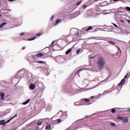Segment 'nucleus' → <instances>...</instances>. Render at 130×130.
<instances>
[{"label":"nucleus","mask_w":130,"mask_h":130,"mask_svg":"<svg viewBox=\"0 0 130 130\" xmlns=\"http://www.w3.org/2000/svg\"><path fill=\"white\" fill-rule=\"evenodd\" d=\"M29 102H30V99H28L27 101H26L25 102L23 103L22 104L23 105H26V104H28V103H29Z\"/></svg>","instance_id":"nucleus-11"},{"label":"nucleus","mask_w":130,"mask_h":130,"mask_svg":"<svg viewBox=\"0 0 130 130\" xmlns=\"http://www.w3.org/2000/svg\"><path fill=\"white\" fill-rule=\"evenodd\" d=\"M109 43L110 44H112L113 45H115V43L114 41H109Z\"/></svg>","instance_id":"nucleus-17"},{"label":"nucleus","mask_w":130,"mask_h":130,"mask_svg":"<svg viewBox=\"0 0 130 130\" xmlns=\"http://www.w3.org/2000/svg\"><path fill=\"white\" fill-rule=\"evenodd\" d=\"M36 62H37V63H43L44 64H45V63H46V62L43 61H37Z\"/></svg>","instance_id":"nucleus-12"},{"label":"nucleus","mask_w":130,"mask_h":130,"mask_svg":"<svg viewBox=\"0 0 130 130\" xmlns=\"http://www.w3.org/2000/svg\"><path fill=\"white\" fill-rule=\"evenodd\" d=\"M90 104V103L89 104H88V105Z\"/></svg>","instance_id":"nucleus-49"},{"label":"nucleus","mask_w":130,"mask_h":130,"mask_svg":"<svg viewBox=\"0 0 130 130\" xmlns=\"http://www.w3.org/2000/svg\"><path fill=\"white\" fill-rule=\"evenodd\" d=\"M97 66L99 70H102L105 67V59L103 57H100L97 61Z\"/></svg>","instance_id":"nucleus-1"},{"label":"nucleus","mask_w":130,"mask_h":130,"mask_svg":"<svg viewBox=\"0 0 130 130\" xmlns=\"http://www.w3.org/2000/svg\"><path fill=\"white\" fill-rule=\"evenodd\" d=\"M17 116H18L17 115H15L14 116H13L12 118H11V119H10L9 120H8L7 122V123H8V122H10V121L12 120V119L15 118V117H17Z\"/></svg>","instance_id":"nucleus-10"},{"label":"nucleus","mask_w":130,"mask_h":130,"mask_svg":"<svg viewBox=\"0 0 130 130\" xmlns=\"http://www.w3.org/2000/svg\"><path fill=\"white\" fill-rule=\"evenodd\" d=\"M35 39H36V37H34L33 38H30L28 39V41H31V40H34Z\"/></svg>","instance_id":"nucleus-16"},{"label":"nucleus","mask_w":130,"mask_h":130,"mask_svg":"<svg viewBox=\"0 0 130 130\" xmlns=\"http://www.w3.org/2000/svg\"><path fill=\"white\" fill-rule=\"evenodd\" d=\"M61 22V20H60V19L57 20L56 21V25L57 24H58V23H60Z\"/></svg>","instance_id":"nucleus-21"},{"label":"nucleus","mask_w":130,"mask_h":130,"mask_svg":"<svg viewBox=\"0 0 130 130\" xmlns=\"http://www.w3.org/2000/svg\"><path fill=\"white\" fill-rule=\"evenodd\" d=\"M123 121L125 123H127V122H128V118L127 117L123 118Z\"/></svg>","instance_id":"nucleus-7"},{"label":"nucleus","mask_w":130,"mask_h":130,"mask_svg":"<svg viewBox=\"0 0 130 130\" xmlns=\"http://www.w3.org/2000/svg\"><path fill=\"white\" fill-rule=\"evenodd\" d=\"M5 25H7L6 23H3L0 25V28H3V27Z\"/></svg>","instance_id":"nucleus-18"},{"label":"nucleus","mask_w":130,"mask_h":130,"mask_svg":"<svg viewBox=\"0 0 130 130\" xmlns=\"http://www.w3.org/2000/svg\"><path fill=\"white\" fill-rule=\"evenodd\" d=\"M80 105H85V101H84V99H81L80 101Z\"/></svg>","instance_id":"nucleus-8"},{"label":"nucleus","mask_w":130,"mask_h":130,"mask_svg":"<svg viewBox=\"0 0 130 130\" xmlns=\"http://www.w3.org/2000/svg\"><path fill=\"white\" fill-rule=\"evenodd\" d=\"M126 21H127V22L130 23L129 20H127Z\"/></svg>","instance_id":"nucleus-42"},{"label":"nucleus","mask_w":130,"mask_h":130,"mask_svg":"<svg viewBox=\"0 0 130 130\" xmlns=\"http://www.w3.org/2000/svg\"><path fill=\"white\" fill-rule=\"evenodd\" d=\"M114 1V2H118V1H119V0H113Z\"/></svg>","instance_id":"nucleus-43"},{"label":"nucleus","mask_w":130,"mask_h":130,"mask_svg":"<svg viewBox=\"0 0 130 130\" xmlns=\"http://www.w3.org/2000/svg\"><path fill=\"white\" fill-rule=\"evenodd\" d=\"M38 125H41V124H42V122H39L37 123Z\"/></svg>","instance_id":"nucleus-27"},{"label":"nucleus","mask_w":130,"mask_h":130,"mask_svg":"<svg viewBox=\"0 0 130 130\" xmlns=\"http://www.w3.org/2000/svg\"><path fill=\"white\" fill-rule=\"evenodd\" d=\"M125 10H126L127 11H128V12H130V7H126L125 8Z\"/></svg>","instance_id":"nucleus-24"},{"label":"nucleus","mask_w":130,"mask_h":130,"mask_svg":"<svg viewBox=\"0 0 130 130\" xmlns=\"http://www.w3.org/2000/svg\"><path fill=\"white\" fill-rule=\"evenodd\" d=\"M123 117H121V116H118L117 119H119L120 120H123Z\"/></svg>","instance_id":"nucleus-19"},{"label":"nucleus","mask_w":130,"mask_h":130,"mask_svg":"<svg viewBox=\"0 0 130 130\" xmlns=\"http://www.w3.org/2000/svg\"><path fill=\"white\" fill-rule=\"evenodd\" d=\"M57 121H58V123H60V122H61V119H57Z\"/></svg>","instance_id":"nucleus-26"},{"label":"nucleus","mask_w":130,"mask_h":130,"mask_svg":"<svg viewBox=\"0 0 130 130\" xmlns=\"http://www.w3.org/2000/svg\"><path fill=\"white\" fill-rule=\"evenodd\" d=\"M0 17H2V15L0 14Z\"/></svg>","instance_id":"nucleus-47"},{"label":"nucleus","mask_w":130,"mask_h":130,"mask_svg":"<svg viewBox=\"0 0 130 130\" xmlns=\"http://www.w3.org/2000/svg\"><path fill=\"white\" fill-rule=\"evenodd\" d=\"M127 76H128V74H127L126 76H124V79L125 80L126 78H127Z\"/></svg>","instance_id":"nucleus-33"},{"label":"nucleus","mask_w":130,"mask_h":130,"mask_svg":"<svg viewBox=\"0 0 130 130\" xmlns=\"http://www.w3.org/2000/svg\"><path fill=\"white\" fill-rule=\"evenodd\" d=\"M24 34H25V33H24V32L21 33V34H20V36H23V35Z\"/></svg>","instance_id":"nucleus-34"},{"label":"nucleus","mask_w":130,"mask_h":130,"mask_svg":"<svg viewBox=\"0 0 130 130\" xmlns=\"http://www.w3.org/2000/svg\"><path fill=\"white\" fill-rule=\"evenodd\" d=\"M118 49H119V50L120 51V52H121V50H120V49L118 47H117Z\"/></svg>","instance_id":"nucleus-38"},{"label":"nucleus","mask_w":130,"mask_h":130,"mask_svg":"<svg viewBox=\"0 0 130 130\" xmlns=\"http://www.w3.org/2000/svg\"><path fill=\"white\" fill-rule=\"evenodd\" d=\"M116 111V110L115 109H112L111 110V112L112 113H115V112Z\"/></svg>","instance_id":"nucleus-23"},{"label":"nucleus","mask_w":130,"mask_h":130,"mask_svg":"<svg viewBox=\"0 0 130 130\" xmlns=\"http://www.w3.org/2000/svg\"><path fill=\"white\" fill-rule=\"evenodd\" d=\"M82 1L77 2L76 3V6H80V5H81V4H82Z\"/></svg>","instance_id":"nucleus-15"},{"label":"nucleus","mask_w":130,"mask_h":130,"mask_svg":"<svg viewBox=\"0 0 130 130\" xmlns=\"http://www.w3.org/2000/svg\"><path fill=\"white\" fill-rule=\"evenodd\" d=\"M91 99H93L94 98V96H91Z\"/></svg>","instance_id":"nucleus-45"},{"label":"nucleus","mask_w":130,"mask_h":130,"mask_svg":"<svg viewBox=\"0 0 130 130\" xmlns=\"http://www.w3.org/2000/svg\"><path fill=\"white\" fill-rule=\"evenodd\" d=\"M95 57H90V58H94Z\"/></svg>","instance_id":"nucleus-46"},{"label":"nucleus","mask_w":130,"mask_h":130,"mask_svg":"<svg viewBox=\"0 0 130 130\" xmlns=\"http://www.w3.org/2000/svg\"><path fill=\"white\" fill-rule=\"evenodd\" d=\"M82 71H83V69H80L77 71V73H79V72H81Z\"/></svg>","instance_id":"nucleus-35"},{"label":"nucleus","mask_w":130,"mask_h":130,"mask_svg":"<svg viewBox=\"0 0 130 130\" xmlns=\"http://www.w3.org/2000/svg\"><path fill=\"white\" fill-rule=\"evenodd\" d=\"M8 11H11V10H8Z\"/></svg>","instance_id":"nucleus-48"},{"label":"nucleus","mask_w":130,"mask_h":130,"mask_svg":"<svg viewBox=\"0 0 130 130\" xmlns=\"http://www.w3.org/2000/svg\"><path fill=\"white\" fill-rule=\"evenodd\" d=\"M83 9H86V8H87V6L84 5L83 6Z\"/></svg>","instance_id":"nucleus-32"},{"label":"nucleus","mask_w":130,"mask_h":130,"mask_svg":"<svg viewBox=\"0 0 130 130\" xmlns=\"http://www.w3.org/2000/svg\"><path fill=\"white\" fill-rule=\"evenodd\" d=\"M50 128H51V126L48 125L46 126V129H49Z\"/></svg>","instance_id":"nucleus-20"},{"label":"nucleus","mask_w":130,"mask_h":130,"mask_svg":"<svg viewBox=\"0 0 130 130\" xmlns=\"http://www.w3.org/2000/svg\"><path fill=\"white\" fill-rule=\"evenodd\" d=\"M121 22H122V23H124V21L123 20H121Z\"/></svg>","instance_id":"nucleus-44"},{"label":"nucleus","mask_w":130,"mask_h":130,"mask_svg":"<svg viewBox=\"0 0 130 130\" xmlns=\"http://www.w3.org/2000/svg\"><path fill=\"white\" fill-rule=\"evenodd\" d=\"M72 52V48L70 49H69L66 52V54H70Z\"/></svg>","instance_id":"nucleus-9"},{"label":"nucleus","mask_w":130,"mask_h":130,"mask_svg":"<svg viewBox=\"0 0 130 130\" xmlns=\"http://www.w3.org/2000/svg\"><path fill=\"white\" fill-rule=\"evenodd\" d=\"M25 48H26V47H22V50H24V49H25Z\"/></svg>","instance_id":"nucleus-37"},{"label":"nucleus","mask_w":130,"mask_h":130,"mask_svg":"<svg viewBox=\"0 0 130 130\" xmlns=\"http://www.w3.org/2000/svg\"><path fill=\"white\" fill-rule=\"evenodd\" d=\"M75 105H78V103L77 102L75 103Z\"/></svg>","instance_id":"nucleus-41"},{"label":"nucleus","mask_w":130,"mask_h":130,"mask_svg":"<svg viewBox=\"0 0 130 130\" xmlns=\"http://www.w3.org/2000/svg\"><path fill=\"white\" fill-rule=\"evenodd\" d=\"M83 100L84 101V102H87V103H89L90 101V100L88 99H84Z\"/></svg>","instance_id":"nucleus-14"},{"label":"nucleus","mask_w":130,"mask_h":130,"mask_svg":"<svg viewBox=\"0 0 130 130\" xmlns=\"http://www.w3.org/2000/svg\"><path fill=\"white\" fill-rule=\"evenodd\" d=\"M125 82V79H123L121 82L118 84V86H119L120 87L121 86H122V84H123L124 82Z\"/></svg>","instance_id":"nucleus-6"},{"label":"nucleus","mask_w":130,"mask_h":130,"mask_svg":"<svg viewBox=\"0 0 130 130\" xmlns=\"http://www.w3.org/2000/svg\"><path fill=\"white\" fill-rule=\"evenodd\" d=\"M36 85L34 83H31L29 85V89L30 90H34L35 89Z\"/></svg>","instance_id":"nucleus-3"},{"label":"nucleus","mask_w":130,"mask_h":130,"mask_svg":"<svg viewBox=\"0 0 130 130\" xmlns=\"http://www.w3.org/2000/svg\"><path fill=\"white\" fill-rule=\"evenodd\" d=\"M113 25L114 27H116V28H119L118 26H117V25H116L115 23H113Z\"/></svg>","instance_id":"nucleus-30"},{"label":"nucleus","mask_w":130,"mask_h":130,"mask_svg":"<svg viewBox=\"0 0 130 130\" xmlns=\"http://www.w3.org/2000/svg\"><path fill=\"white\" fill-rule=\"evenodd\" d=\"M54 42V41H53L52 42V44H51V46H53V45H52V44H53V43Z\"/></svg>","instance_id":"nucleus-36"},{"label":"nucleus","mask_w":130,"mask_h":130,"mask_svg":"<svg viewBox=\"0 0 130 130\" xmlns=\"http://www.w3.org/2000/svg\"><path fill=\"white\" fill-rule=\"evenodd\" d=\"M41 35H42V34L38 33L37 34L36 36H41Z\"/></svg>","instance_id":"nucleus-29"},{"label":"nucleus","mask_w":130,"mask_h":130,"mask_svg":"<svg viewBox=\"0 0 130 130\" xmlns=\"http://www.w3.org/2000/svg\"><path fill=\"white\" fill-rule=\"evenodd\" d=\"M44 54L42 53H37L35 56H36L37 57H41L42 56H44Z\"/></svg>","instance_id":"nucleus-2"},{"label":"nucleus","mask_w":130,"mask_h":130,"mask_svg":"<svg viewBox=\"0 0 130 130\" xmlns=\"http://www.w3.org/2000/svg\"><path fill=\"white\" fill-rule=\"evenodd\" d=\"M80 51H81V49H79L77 51V54H79L80 53Z\"/></svg>","instance_id":"nucleus-25"},{"label":"nucleus","mask_w":130,"mask_h":130,"mask_svg":"<svg viewBox=\"0 0 130 130\" xmlns=\"http://www.w3.org/2000/svg\"><path fill=\"white\" fill-rule=\"evenodd\" d=\"M54 18V16H52V17H51L50 21H52L53 20V18Z\"/></svg>","instance_id":"nucleus-28"},{"label":"nucleus","mask_w":130,"mask_h":130,"mask_svg":"<svg viewBox=\"0 0 130 130\" xmlns=\"http://www.w3.org/2000/svg\"><path fill=\"white\" fill-rule=\"evenodd\" d=\"M111 125L112 126H115V124H114V123H111Z\"/></svg>","instance_id":"nucleus-31"},{"label":"nucleus","mask_w":130,"mask_h":130,"mask_svg":"<svg viewBox=\"0 0 130 130\" xmlns=\"http://www.w3.org/2000/svg\"><path fill=\"white\" fill-rule=\"evenodd\" d=\"M75 36H79V35H80V32H79V31H77L75 34Z\"/></svg>","instance_id":"nucleus-22"},{"label":"nucleus","mask_w":130,"mask_h":130,"mask_svg":"<svg viewBox=\"0 0 130 130\" xmlns=\"http://www.w3.org/2000/svg\"><path fill=\"white\" fill-rule=\"evenodd\" d=\"M93 29V27L92 26H89L87 29L85 30L86 32H88V31H90V30Z\"/></svg>","instance_id":"nucleus-13"},{"label":"nucleus","mask_w":130,"mask_h":130,"mask_svg":"<svg viewBox=\"0 0 130 130\" xmlns=\"http://www.w3.org/2000/svg\"><path fill=\"white\" fill-rule=\"evenodd\" d=\"M0 96H1V100H5V92H1Z\"/></svg>","instance_id":"nucleus-4"},{"label":"nucleus","mask_w":130,"mask_h":130,"mask_svg":"<svg viewBox=\"0 0 130 130\" xmlns=\"http://www.w3.org/2000/svg\"><path fill=\"white\" fill-rule=\"evenodd\" d=\"M128 112L130 113V108L127 110Z\"/></svg>","instance_id":"nucleus-39"},{"label":"nucleus","mask_w":130,"mask_h":130,"mask_svg":"<svg viewBox=\"0 0 130 130\" xmlns=\"http://www.w3.org/2000/svg\"><path fill=\"white\" fill-rule=\"evenodd\" d=\"M9 2H14V0H8Z\"/></svg>","instance_id":"nucleus-40"},{"label":"nucleus","mask_w":130,"mask_h":130,"mask_svg":"<svg viewBox=\"0 0 130 130\" xmlns=\"http://www.w3.org/2000/svg\"><path fill=\"white\" fill-rule=\"evenodd\" d=\"M7 122H5V120H2L0 121V125H6Z\"/></svg>","instance_id":"nucleus-5"}]
</instances>
